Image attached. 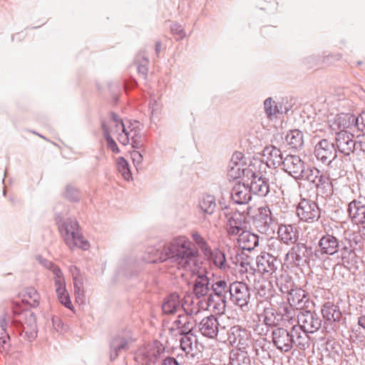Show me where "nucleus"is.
I'll list each match as a JSON object with an SVG mask.
<instances>
[{"instance_id":"a19ab883","label":"nucleus","mask_w":365,"mask_h":365,"mask_svg":"<svg viewBox=\"0 0 365 365\" xmlns=\"http://www.w3.org/2000/svg\"><path fill=\"white\" fill-rule=\"evenodd\" d=\"M217 315L214 312L207 316V338H215L219 331V322Z\"/></svg>"},{"instance_id":"b1692460","label":"nucleus","mask_w":365,"mask_h":365,"mask_svg":"<svg viewBox=\"0 0 365 365\" xmlns=\"http://www.w3.org/2000/svg\"><path fill=\"white\" fill-rule=\"evenodd\" d=\"M140 273L138 262L133 257L124 258L120 261L118 274L127 279H134Z\"/></svg>"},{"instance_id":"4468645a","label":"nucleus","mask_w":365,"mask_h":365,"mask_svg":"<svg viewBox=\"0 0 365 365\" xmlns=\"http://www.w3.org/2000/svg\"><path fill=\"white\" fill-rule=\"evenodd\" d=\"M130 334L129 331L123 330L115 334L110 341V360L113 361L123 352L129 349Z\"/></svg>"},{"instance_id":"3c124183","label":"nucleus","mask_w":365,"mask_h":365,"mask_svg":"<svg viewBox=\"0 0 365 365\" xmlns=\"http://www.w3.org/2000/svg\"><path fill=\"white\" fill-rule=\"evenodd\" d=\"M264 108L265 113L269 118H271L277 113H282V111L278 110V105H277L271 98H268L264 101Z\"/></svg>"},{"instance_id":"9d476101","label":"nucleus","mask_w":365,"mask_h":365,"mask_svg":"<svg viewBox=\"0 0 365 365\" xmlns=\"http://www.w3.org/2000/svg\"><path fill=\"white\" fill-rule=\"evenodd\" d=\"M207 266L210 271H220L223 273L230 269L225 251L217 247H212L207 243Z\"/></svg>"},{"instance_id":"79ce46f5","label":"nucleus","mask_w":365,"mask_h":365,"mask_svg":"<svg viewBox=\"0 0 365 365\" xmlns=\"http://www.w3.org/2000/svg\"><path fill=\"white\" fill-rule=\"evenodd\" d=\"M283 312L280 313L282 317V322L288 323L289 325L295 326L294 324L297 323V312L293 309L292 306H285L283 307Z\"/></svg>"},{"instance_id":"6e6d98bb","label":"nucleus","mask_w":365,"mask_h":365,"mask_svg":"<svg viewBox=\"0 0 365 365\" xmlns=\"http://www.w3.org/2000/svg\"><path fill=\"white\" fill-rule=\"evenodd\" d=\"M185 314H179L178 319H176L174 322V324L176 326V329L179 330V332L181 331L182 328L185 327V325L187 323V320L192 319L191 315H193V314H190L185 312ZM194 315H196L194 314Z\"/></svg>"},{"instance_id":"338daca9","label":"nucleus","mask_w":365,"mask_h":365,"mask_svg":"<svg viewBox=\"0 0 365 365\" xmlns=\"http://www.w3.org/2000/svg\"><path fill=\"white\" fill-rule=\"evenodd\" d=\"M52 324H53V326L54 327V329L57 331H59L61 330H63V327H64V324L62 323L61 319L59 317H53L52 318Z\"/></svg>"},{"instance_id":"09e8293b","label":"nucleus","mask_w":365,"mask_h":365,"mask_svg":"<svg viewBox=\"0 0 365 365\" xmlns=\"http://www.w3.org/2000/svg\"><path fill=\"white\" fill-rule=\"evenodd\" d=\"M353 130L354 132L356 130L362 134H365V111H363L358 116H355L353 114Z\"/></svg>"},{"instance_id":"774afa93","label":"nucleus","mask_w":365,"mask_h":365,"mask_svg":"<svg viewBox=\"0 0 365 365\" xmlns=\"http://www.w3.org/2000/svg\"><path fill=\"white\" fill-rule=\"evenodd\" d=\"M161 365H180L177 359L173 356H167L163 359Z\"/></svg>"},{"instance_id":"72a5a7b5","label":"nucleus","mask_w":365,"mask_h":365,"mask_svg":"<svg viewBox=\"0 0 365 365\" xmlns=\"http://www.w3.org/2000/svg\"><path fill=\"white\" fill-rule=\"evenodd\" d=\"M256 298L259 302L268 301L274 297L275 290L269 281L262 280L255 284Z\"/></svg>"},{"instance_id":"49530a36","label":"nucleus","mask_w":365,"mask_h":365,"mask_svg":"<svg viewBox=\"0 0 365 365\" xmlns=\"http://www.w3.org/2000/svg\"><path fill=\"white\" fill-rule=\"evenodd\" d=\"M24 297L28 298L24 299V301H26L31 307H36L38 306L39 296L37 291L34 287L26 288L24 292Z\"/></svg>"},{"instance_id":"ddd939ff","label":"nucleus","mask_w":365,"mask_h":365,"mask_svg":"<svg viewBox=\"0 0 365 365\" xmlns=\"http://www.w3.org/2000/svg\"><path fill=\"white\" fill-rule=\"evenodd\" d=\"M307 165L300 156L287 154L284 158L281 169L292 177L296 181H298L299 178L302 173H304L303 171L305 170Z\"/></svg>"},{"instance_id":"2f4dec72","label":"nucleus","mask_w":365,"mask_h":365,"mask_svg":"<svg viewBox=\"0 0 365 365\" xmlns=\"http://www.w3.org/2000/svg\"><path fill=\"white\" fill-rule=\"evenodd\" d=\"M341 245V241H339L335 236L330 234L324 235L318 242L319 247L322 248L327 255H334L339 250V247Z\"/></svg>"},{"instance_id":"20e7f679","label":"nucleus","mask_w":365,"mask_h":365,"mask_svg":"<svg viewBox=\"0 0 365 365\" xmlns=\"http://www.w3.org/2000/svg\"><path fill=\"white\" fill-rule=\"evenodd\" d=\"M55 220L59 232L66 245L71 250L76 247L86 250L90 244L80 232L79 223L75 217L63 218L60 214L56 215Z\"/></svg>"},{"instance_id":"39448f33","label":"nucleus","mask_w":365,"mask_h":365,"mask_svg":"<svg viewBox=\"0 0 365 365\" xmlns=\"http://www.w3.org/2000/svg\"><path fill=\"white\" fill-rule=\"evenodd\" d=\"M229 284L225 279L217 281L207 277V311H212L215 314L224 313L226 307L227 294L229 293Z\"/></svg>"},{"instance_id":"aec40b11","label":"nucleus","mask_w":365,"mask_h":365,"mask_svg":"<svg viewBox=\"0 0 365 365\" xmlns=\"http://www.w3.org/2000/svg\"><path fill=\"white\" fill-rule=\"evenodd\" d=\"M227 340L232 346L245 349L250 343V333L240 326L232 327L228 331Z\"/></svg>"},{"instance_id":"c03bdc74","label":"nucleus","mask_w":365,"mask_h":365,"mask_svg":"<svg viewBox=\"0 0 365 365\" xmlns=\"http://www.w3.org/2000/svg\"><path fill=\"white\" fill-rule=\"evenodd\" d=\"M327 256L328 255L322 250V248L319 247V246L316 247L309 246V262L311 261L314 263L322 262L325 260Z\"/></svg>"},{"instance_id":"4c0bfd02","label":"nucleus","mask_w":365,"mask_h":365,"mask_svg":"<svg viewBox=\"0 0 365 365\" xmlns=\"http://www.w3.org/2000/svg\"><path fill=\"white\" fill-rule=\"evenodd\" d=\"M263 322L268 327L273 329L279 327L282 323V317L280 313L272 307H265L262 314Z\"/></svg>"},{"instance_id":"f704fd0d","label":"nucleus","mask_w":365,"mask_h":365,"mask_svg":"<svg viewBox=\"0 0 365 365\" xmlns=\"http://www.w3.org/2000/svg\"><path fill=\"white\" fill-rule=\"evenodd\" d=\"M237 241L242 250L252 251L259 245V236L244 230L239 235Z\"/></svg>"},{"instance_id":"f03ea898","label":"nucleus","mask_w":365,"mask_h":365,"mask_svg":"<svg viewBox=\"0 0 365 365\" xmlns=\"http://www.w3.org/2000/svg\"><path fill=\"white\" fill-rule=\"evenodd\" d=\"M197 272V279L193 285L195 297L187 295L181 299L176 292L170 294L164 299L161 306L163 314H174L182 309L187 313L197 314L202 310H205V299H200L205 296V268H200Z\"/></svg>"},{"instance_id":"1a4fd4ad","label":"nucleus","mask_w":365,"mask_h":365,"mask_svg":"<svg viewBox=\"0 0 365 365\" xmlns=\"http://www.w3.org/2000/svg\"><path fill=\"white\" fill-rule=\"evenodd\" d=\"M294 333L297 334L296 327H292L291 331L283 327H277L272 330V341L281 352H288L295 343Z\"/></svg>"},{"instance_id":"0e129e2a","label":"nucleus","mask_w":365,"mask_h":365,"mask_svg":"<svg viewBox=\"0 0 365 365\" xmlns=\"http://www.w3.org/2000/svg\"><path fill=\"white\" fill-rule=\"evenodd\" d=\"M131 158L133 160V162L135 166L139 165L142 161H143V155L137 150V149H135L133 152L130 153Z\"/></svg>"},{"instance_id":"0eeeda50","label":"nucleus","mask_w":365,"mask_h":365,"mask_svg":"<svg viewBox=\"0 0 365 365\" xmlns=\"http://www.w3.org/2000/svg\"><path fill=\"white\" fill-rule=\"evenodd\" d=\"M227 210L228 206L223 198L217 200L215 196L207 195V222L210 226L219 228L221 226L222 215Z\"/></svg>"},{"instance_id":"37998d69","label":"nucleus","mask_w":365,"mask_h":365,"mask_svg":"<svg viewBox=\"0 0 365 365\" xmlns=\"http://www.w3.org/2000/svg\"><path fill=\"white\" fill-rule=\"evenodd\" d=\"M123 132L126 135L127 143H129V138H131V145L134 149H140L143 147V137L140 133L135 130L132 129L130 132H126L125 128H123Z\"/></svg>"},{"instance_id":"473e14b6","label":"nucleus","mask_w":365,"mask_h":365,"mask_svg":"<svg viewBox=\"0 0 365 365\" xmlns=\"http://www.w3.org/2000/svg\"><path fill=\"white\" fill-rule=\"evenodd\" d=\"M347 212L353 222L356 224L365 222V205L361 201L354 200L349 202Z\"/></svg>"},{"instance_id":"8fccbe9b","label":"nucleus","mask_w":365,"mask_h":365,"mask_svg":"<svg viewBox=\"0 0 365 365\" xmlns=\"http://www.w3.org/2000/svg\"><path fill=\"white\" fill-rule=\"evenodd\" d=\"M39 262L41 264H43L53 272L54 275V281L63 277V272H61L60 267L55 264L53 262L41 258Z\"/></svg>"},{"instance_id":"13d9d810","label":"nucleus","mask_w":365,"mask_h":365,"mask_svg":"<svg viewBox=\"0 0 365 365\" xmlns=\"http://www.w3.org/2000/svg\"><path fill=\"white\" fill-rule=\"evenodd\" d=\"M170 30L173 35L176 36L177 40H181L185 36L182 26L178 23H174L170 26Z\"/></svg>"},{"instance_id":"dca6fc26","label":"nucleus","mask_w":365,"mask_h":365,"mask_svg":"<svg viewBox=\"0 0 365 365\" xmlns=\"http://www.w3.org/2000/svg\"><path fill=\"white\" fill-rule=\"evenodd\" d=\"M322 319L314 312H300L297 314V324L305 334L314 333L322 326Z\"/></svg>"},{"instance_id":"5fc2aeb1","label":"nucleus","mask_w":365,"mask_h":365,"mask_svg":"<svg viewBox=\"0 0 365 365\" xmlns=\"http://www.w3.org/2000/svg\"><path fill=\"white\" fill-rule=\"evenodd\" d=\"M11 338L8 332H0V351L7 354L11 347Z\"/></svg>"},{"instance_id":"c85d7f7f","label":"nucleus","mask_w":365,"mask_h":365,"mask_svg":"<svg viewBox=\"0 0 365 365\" xmlns=\"http://www.w3.org/2000/svg\"><path fill=\"white\" fill-rule=\"evenodd\" d=\"M278 237L284 244H295L299 238L297 227L295 225L280 224L277 230Z\"/></svg>"},{"instance_id":"e433bc0d","label":"nucleus","mask_w":365,"mask_h":365,"mask_svg":"<svg viewBox=\"0 0 365 365\" xmlns=\"http://www.w3.org/2000/svg\"><path fill=\"white\" fill-rule=\"evenodd\" d=\"M284 140L289 148L299 150L304 145L303 133L298 129L291 130L286 134Z\"/></svg>"},{"instance_id":"bf43d9fd","label":"nucleus","mask_w":365,"mask_h":365,"mask_svg":"<svg viewBox=\"0 0 365 365\" xmlns=\"http://www.w3.org/2000/svg\"><path fill=\"white\" fill-rule=\"evenodd\" d=\"M182 336L180 339V347L185 351L192 350V339L188 336V334H182Z\"/></svg>"},{"instance_id":"7ed1b4c3","label":"nucleus","mask_w":365,"mask_h":365,"mask_svg":"<svg viewBox=\"0 0 365 365\" xmlns=\"http://www.w3.org/2000/svg\"><path fill=\"white\" fill-rule=\"evenodd\" d=\"M11 327L14 331L28 341H34L37 336L36 318L34 312L24 309L19 304H14L12 309Z\"/></svg>"},{"instance_id":"58836bf2","label":"nucleus","mask_w":365,"mask_h":365,"mask_svg":"<svg viewBox=\"0 0 365 365\" xmlns=\"http://www.w3.org/2000/svg\"><path fill=\"white\" fill-rule=\"evenodd\" d=\"M303 173H302V175L299 178L298 181H307L312 187L314 186V185L317 182V180L319 178V176H320V174L322 173V172L320 171L319 169H317L315 167L310 166L309 165H307V166H306L305 170H304Z\"/></svg>"},{"instance_id":"a18cd8bd","label":"nucleus","mask_w":365,"mask_h":365,"mask_svg":"<svg viewBox=\"0 0 365 365\" xmlns=\"http://www.w3.org/2000/svg\"><path fill=\"white\" fill-rule=\"evenodd\" d=\"M117 167L119 173H121L125 180H129L132 179L129 163L124 157H119L117 159Z\"/></svg>"},{"instance_id":"a211bd4d","label":"nucleus","mask_w":365,"mask_h":365,"mask_svg":"<svg viewBox=\"0 0 365 365\" xmlns=\"http://www.w3.org/2000/svg\"><path fill=\"white\" fill-rule=\"evenodd\" d=\"M256 264L258 272L267 277H272L282 266L279 259L266 252H262L257 257Z\"/></svg>"},{"instance_id":"6e6552de","label":"nucleus","mask_w":365,"mask_h":365,"mask_svg":"<svg viewBox=\"0 0 365 365\" xmlns=\"http://www.w3.org/2000/svg\"><path fill=\"white\" fill-rule=\"evenodd\" d=\"M296 212L300 221L307 223L317 222L322 214V210L318 204L311 199L302 198L299 202Z\"/></svg>"},{"instance_id":"e2e57ef3","label":"nucleus","mask_w":365,"mask_h":365,"mask_svg":"<svg viewBox=\"0 0 365 365\" xmlns=\"http://www.w3.org/2000/svg\"><path fill=\"white\" fill-rule=\"evenodd\" d=\"M193 240L200 246L202 252L205 254V242L204 239L197 232H194L192 235Z\"/></svg>"},{"instance_id":"c756f323","label":"nucleus","mask_w":365,"mask_h":365,"mask_svg":"<svg viewBox=\"0 0 365 365\" xmlns=\"http://www.w3.org/2000/svg\"><path fill=\"white\" fill-rule=\"evenodd\" d=\"M263 156L267 158V165L269 168H281L284 162V156L281 150L273 145L264 148Z\"/></svg>"},{"instance_id":"4be33fe9","label":"nucleus","mask_w":365,"mask_h":365,"mask_svg":"<svg viewBox=\"0 0 365 365\" xmlns=\"http://www.w3.org/2000/svg\"><path fill=\"white\" fill-rule=\"evenodd\" d=\"M352 131L339 133L335 135V147L337 152L344 156H349L356 150V141L354 140Z\"/></svg>"},{"instance_id":"603ef678","label":"nucleus","mask_w":365,"mask_h":365,"mask_svg":"<svg viewBox=\"0 0 365 365\" xmlns=\"http://www.w3.org/2000/svg\"><path fill=\"white\" fill-rule=\"evenodd\" d=\"M64 196L66 199L72 202H78L81 197L79 190L71 185L66 186Z\"/></svg>"},{"instance_id":"423d86ee","label":"nucleus","mask_w":365,"mask_h":365,"mask_svg":"<svg viewBox=\"0 0 365 365\" xmlns=\"http://www.w3.org/2000/svg\"><path fill=\"white\" fill-rule=\"evenodd\" d=\"M230 301L240 308L243 312L250 309L249 303L251 299L250 289L243 282L235 281L229 284Z\"/></svg>"},{"instance_id":"4d7b16f0","label":"nucleus","mask_w":365,"mask_h":365,"mask_svg":"<svg viewBox=\"0 0 365 365\" xmlns=\"http://www.w3.org/2000/svg\"><path fill=\"white\" fill-rule=\"evenodd\" d=\"M230 165H248L245 160L244 154L241 152H235L232 158L230 159V161L229 163Z\"/></svg>"},{"instance_id":"7c9ffc66","label":"nucleus","mask_w":365,"mask_h":365,"mask_svg":"<svg viewBox=\"0 0 365 365\" xmlns=\"http://www.w3.org/2000/svg\"><path fill=\"white\" fill-rule=\"evenodd\" d=\"M314 187L316 189L317 196L323 198L330 197L334 193L333 184L328 175L322 172L319 176Z\"/></svg>"},{"instance_id":"f8f14e48","label":"nucleus","mask_w":365,"mask_h":365,"mask_svg":"<svg viewBox=\"0 0 365 365\" xmlns=\"http://www.w3.org/2000/svg\"><path fill=\"white\" fill-rule=\"evenodd\" d=\"M328 126L330 132L335 135L353 130V114L340 113L329 118Z\"/></svg>"},{"instance_id":"bb28decb","label":"nucleus","mask_w":365,"mask_h":365,"mask_svg":"<svg viewBox=\"0 0 365 365\" xmlns=\"http://www.w3.org/2000/svg\"><path fill=\"white\" fill-rule=\"evenodd\" d=\"M280 290L282 292L289 294L288 301L291 306L294 305L303 307L308 301V294L302 288L294 289L292 288V284H291L290 288H289V287H283L281 286Z\"/></svg>"},{"instance_id":"393cba45","label":"nucleus","mask_w":365,"mask_h":365,"mask_svg":"<svg viewBox=\"0 0 365 365\" xmlns=\"http://www.w3.org/2000/svg\"><path fill=\"white\" fill-rule=\"evenodd\" d=\"M321 313L325 322L328 324L340 323L343 319L339 307L332 302H326L321 308Z\"/></svg>"},{"instance_id":"052dcab7","label":"nucleus","mask_w":365,"mask_h":365,"mask_svg":"<svg viewBox=\"0 0 365 365\" xmlns=\"http://www.w3.org/2000/svg\"><path fill=\"white\" fill-rule=\"evenodd\" d=\"M11 322V318L9 317L7 314L4 313L0 315V332H8L7 328Z\"/></svg>"},{"instance_id":"a878e982","label":"nucleus","mask_w":365,"mask_h":365,"mask_svg":"<svg viewBox=\"0 0 365 365\" xmlns=\"http://www.w3.org/2000/svg\"><path fill=\"white\" fill-rule=\"evenodd\" d=\"M255 165L250 162L248 165H230L227 166V178L230 181L241 179L243 182L249 176L253 175Z\"/></svg>"},{"instance_id":"de8ad7c7","label":"nucleus","mask_w":365,"mask_h":365,"mask_svg":"<svg viewBox=\"0 0 365 365\" xmlns=\"http://www.w3.org/2000/svg\"><path fill=\"white\" fill-rule=\"evenodd\" d=\"M282 242L279 239H274L269 241L267 245L268 254L277 258L282 251Z\"/></svg>"},{"instance_id":"9b49d317","label":"nucleus","mask_w":365,"mask_h":365,"mask_svg":"<svg viewBox=\"0 0 365 365\" xmlns=\"http://www.w3.org/2000/svg\"><path fill=\"white\" fill-rule=\"evenodd\" d=\"M314 154L319 161L329 165L337 157V150L334 143L323 138L316 144Z\"/></svg>"},{"instance_id":"864d4df0","label":"nucleus","mask_w":365,"mask_h":365,"mask_svg":"<svg viewBox=\"0 0 365 365\" xmlns=\"http://www.w3.org/2000/svg\"><path fill=\"white\" fill-rule=\"evenodd\" d=\"M103 135L105 140L107 143L108 148L114 153H119L120 149L114 140V139L111 137L108 130L106 128V126L103 125Z\"/></svg>"},{"instance_id":"f3484780","label":"nucleus","mask_w":365,"mask_h":365,"mask_svg":"<svg viewBox=\"0 0 365 365\" xmlns=\"http://www.w3.org/2000/svg\"><path fill=\"white\" fill-rule=\"evenodd\" d=\"M274 217L268 205L259 207L254 218V225L257 231L262 234H269L272 231L271 225Z\"/></svg>"},{"instance_id":"c9c22d12","label":"nucleus","mask_w":365,"mask_h":365,"mask_svg":"<svg viewBox=\"0 0 365 365\" xmlns=\"http://www.w3.org/2000/svg\"><path fill=\"white\" fill-rule=\"evenodd\" d=\"M56 287V293L58 297V301L66 308L71 309L73 305L71 301L70 296L66 288V282L64 277H61L54 281Z\"/></svg>"},{"instance_id":"412c9836","label":"nucleus","mask_w":365,"mask_h":365,"mask_svg":"<svg viewBox=\"0 0 365 365\" xmlns=\"http://www.w3.org/2000/svg\"><path fill=\"white\" fill-rule=\"evenodd\" d=\"M289 251L286 254L285 259H292V262L296 265H304L309 263V245L303 242H295L292 244Z\"/></svg>"},{"instance_id":"ea45409f","label":"nucleus","mask_w":365,"mask_h":365,"mask_svg":"<svg viewBox=\"0 0 365 365\" xmlns=\"http://www.w3.org/2000/svg\"><path fill=\"white\" fill-rule=\"evenodd\" d=\"M230 363L231 365H251V359L247 351L237 349L231 351Z\"/></svg>"},{"instance_id":"2eb2a0df","label":"nucleus","mask_w":365,"mask_h":365,"mask_svg":"<svg viewBox=\"0 0 365 365\" xmlns=\"http://www.w3.org/2000/svg\"><path fill=\"white\" fill-rule=\"evenodd\" d=\"M252 192L259 197H265L269 192V180L264 177L261 172L253 168V175L249 176L245 181Z\"/></svg>"},{"instance_id":"6ab92c4d","label":"nucleus","mask_w":365,"mask_h":365,"mask_svg":"<svg viewBox=\"0 0 365 365\" xmlns=\"http://www.w3.org/2000/svg\"><path fill=\"white\" fill-rule=\"evenodd\" d=\"M224 216L227 218L226 230L230 236H237L246 228V217L239 212L229 213L224 212Z\"/></svg>"},{"instance_id":"680f3d73","label":"nucleus","mask_w":365,"mask_h":365,"mask_svg":"<svg viewBox=\"0 0 365 365\" xmlns=\"http://www.w3.org/2000/svg\"><path fill=\"white\" fill-rule=\"evenodd\" d=\"M296 344L297 347L300 350H305L307 347L309 346L308 340H307V335L304 334V336H297V340L294 343Z\"/></svg>"},{"instance_id":"cd10ccee","label":"nucleus","mask_w":365,"mask_h":365,"mask_svg":"<svg viewBox=\"0 0 365 365\" xmlns=\"http://www.w3.org/2000/svg\"><path fill=\"white\" fill-rule=\"evenodd\" d=\"M231 198L236 204H247L252 199V192L248 183L242 182L237 183L232 189Z\"/></svg>"},{"instance_id":"5701e85b","label":"nucleus","mask_w":365,"mask_h":365,"mask_svg":"<svg viewBox=\"0 0 365 365\" xmlns=\"http://www.w3.org/2000/svg\"><path fill=\"white\" fill-rule=\"evenodd\" d=\"M336 255L338 264H342L346 268L350 267L356 262L355 249L352 247L350 241L346 242L341 241V245L339 247Z\"/></svg>"},{"instance_id":"f257e3e1","label":"nucleus","mask_w":365,"mask_h":365,"mask_svg":"<svg viewBox=\"0 0 365 365\" xmlns=\"http://www.w3.org/2000/svg\"><path fill=\"white\" fill-rule=\"evenodd\" d=\"M192 247H194L193 244L186 237H175L169 242H162L157 247H148L142 259L148 264L170 259L185 268L191 261H194L197 254V251Z\"/></svg>"},{"instance_id":"69168bd1","label":"nucleus","mask_w":365,"mask_h":365,"mask_svg":"<svg viewBox=\"0 0 365 365\" xmlns=\"http://www.w3.org/2000/svg\"><path fill=\"white\" fill-rule=\"evenodd\" d=\"M76 300L78 304H83L86 299L84 289H74Z\"/></svg>"}]
</instances>
